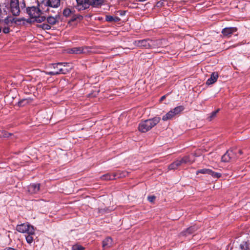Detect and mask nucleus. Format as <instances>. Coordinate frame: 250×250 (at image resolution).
<instances>
[{"mask_svg": "<svg viewBox=\"0 0 250 250\" xmlns=\"http://www.w3.org/2000/svg\"><path fill=\"white\" fill-rule=\"evenodd\" d=\"M72 11L69 8H65L63 11V15L65 17L70 16Z\"/></svg>", "mask_w": 250, "mask_h": 250, "instance_id": "31", "label": "nucleus"}, {"mask_svg": "<svg viewBox=\"0 0 250 250\" xmlns=\"http://www.w3.org/2000/svg\"><path fill=\"white\" fill-rule=\"evenodd\" d=\"M26 101V100H22V101H20V102H19V105H21V106L23 105L24 104H23V103L24 102H25Z\"/></svg>", "mask_w": 250, "mask_h": 250, "instance_id": "38", "label": "nucleus"}, {"mask_svg": "<svg viewBox=\"0 0 250 250\" xmlns=\"http://www.w3.org/2000/svg\"><path fill=\"white\" fill-rule=\"evenodd\" d=\"M3 26H4V27H3V30H2L3 32L5 34L8 33L10 32L9 27L10 26H6V25H3Z\"/></svg>", "mask_w": 250, "mask_h": 250, "instance_id": "35", "label": "nucleus"}, {"mask_svg": "<svg viewBox=\"0 0 250 250\" xmlns=\"http://www.w3.org/2000/svg\"><path fill=\"white\" fill-rule=\"evenodd\" d=\"M219 110H220V109H217L215 111H214L212 112L211 113H210L208 115V116L207 118V120L208 121H211L212 120H213L214 118H215L216 117L217 114L218 113Z\"/></svg>", "mask_w": 250, "mask_h": 250, "instance_id": "22", "label": "nucleus"}, {"mask_svg": "<svg viewBox=\"0 0 250 250\" xmlns=\"http://www.w3.org/2000/svg\"><path fill=\"white\" fill-rule=\"evenodd\" d=\"M77 19L81 20L83 19V17L81 15L74 16L71 19V21H76Z\"/></svg>", "mask_w": 250, "mask_h": 250, "instance_id": "36", "label": "nucleus"}, {"mask_svg": "<svg viewBox=\"0 0 250 250\" xmlns=\"http://www.w3.org/2000/svg\"><path fill=\"white\" fill-rule=\"evenodd\" d=\"M147 199L150 202H153L155 199V197L154 196H149L147 197Z\"/></svg>", "mask_w": 250, "mask_h": 250, "instance_id": "37", "label": "nucleus"}, {"mask_svg": "<svg viewBox=\"0 0 250 250\" xmlns=\"http://www.w3.org/2000/svg\"><path fill=\"white\" fill-rule=\"evenodd\" d=\"M27 226L28 227H26V230L24 233L35 234V230L34 227L32 225L29 224L28 223H27Z\"/></svg>", "mask_w": 250, "mask_h": 250, "instance_id": "21", "label": "nucleus"}, {"mask_svg": "<svg viewBox=\"0 0 250 250\" xmlns=\"http://www.w3.org/2000/svg\"><path fill=\"white\" fill-rule=\"evenodd\" d=\"M133 44L138 47L145 49L156 48L161 45L159 40L150 39L136 40L134 41Z\"/></svg>", "mask_w": 250, "mask_h": 250, "instance_id": "1", "label": "nucleus"}, {"mask_svg": "<svg viewBox=\"0 0 250 250\" xmlns=\"http://www.w3.org/2000/svg\"><path fill=\"white\" fill-rule=\"evenodd\" d=\"M22 8H24L25 7V3L24 1H23L22 3V5L21 6Z\"/></svg>", "mask_w": 250, "mask_h": 250, "instance_id": "41", "label": "nucleus"}, {"mask_svg": "<svg viewBox=\"0 0 250 250\" xmlns=\"http://www.w3.org/2000/svg\"><path fill=\"white\" fill-rule=\"evenodd\" d=\"M106 0H91L92 7L99 8L105 4Z\"/></svg>", "mask_w": 250, "mask_h": 250, "instance_id": "14", "label": "nucleus"}, {"mask_svg": "<svg viewBox=\"0 0 250 250\" xmlns=\"http://www.w3.org/2000/svg\"><path fill=\"white\" fill-rule=\"evenodd\" d=\"M1 27H0V33L1 32Z\"/></svg>", "mask_w": 250, "mask_h": 250, "instance_id": "44", "label": "nucleus"}, {"mask_svg": "<svg viewBox=\"0 0 250 250\" xmlns=\"http://www.w3.org/2000/svg\"><path fill=\"white\" fill-rule=\"evenodd\" d=\"M86 48L83 47H73L69 50V52L71 54H80L85 52L84 50Z\"/></svg>", "mask_w": 250, "mask_h": 250, "instance_id": "15", "label": "nucleus"}, {"mask_svg": "<svg viewBox=\"0 0 250 250\" xmlns=\"http://www.w3.org/2000/svg\"><path fill=\"white\" fill-rule=\"evenodd\" d=\"M26 227H28L27 223L18 225L16 227V230L19 232L24 233L26 230Z\"/></svg>", "mask_w": 250, "mask_h": 250, "instance_id": "19", "label": "nucleus"}, {"mask_svg": "<svg viewBox=\"0 0 250 250\" xmlns=\"http://www.w3.org/2000/svg\"><path fill=\"white\" fill-rule=\"evenodd\" d=\"M10 20H11V21H12V24L14 23L15 24H18L20 22H21L22 21H23L24 19H18V18H13L11 16H10Z\"/></svg>", "mask_w": 250, "mask_h": 250, "instance_id": "28", "label": "nucleus"}, {"mask_svg": "<svg viewBox=\"0 0 250 250\" xmlns=\"http://www.w3.org/2000/svg\"><path fill=\"white\" fill-rule=\"evenodd\" d=\"M105 20L108 22L117 21L119 20V18L110 15H106L105 17Z\"/></svg>", "mask_w": 250, "mask_h": 250, "instance_id": "25", "label": "nucleus"}, {"mask_svg": "<svg viewBox=\"0 0 250 250\" xmlns=\"http://www.w3.org/2000/svg\"><path fill=\"white\" fill-rule=\"evenodd\" d=\"M233 152L232 151H227L226 153L222 156L221 158L222 161L223 162H229L233 158Z\"/></svg>", "mask_w": 250, "mask_h": 250, "instance_id": "12", "label": "nucleus"}, {"mask_svg": "<svg viewBox=\"0 0 250 250\" xmlns=\"http://www.w3.org/2000/svg\"><path fill=\"white\" fill-rule=\"evenodd\" d=\"M40 184H30L28 188V191L31 194H36L40 190Z\"/></svg>", "mask_w": 250, "mask_h": 250, "instance_id": "10", "label": "nucleus"}, {"mask_svg": "<svg viewBox=\"0 0 250 250\" xmlns=\"http://www.w3.org/2000/svg\"><path fill=\"white\" fill-rule=\"evenodd\" d=\"M211 172V169H207V168H203L201 169H199L196 171V174H198L199 173L205 174H210Z\"/></svg>", "mask_w": 250, "mask_h": 250, "instance_id": "26", "label": "nucleus"}, {"mask_svg": "<svg viewBox=\"0 0 250 250\" xmlns=\"http://www.w3.org/2000/svg\"><path fill=\"white\" fill-rule=\"evenodd\" d=\"M26 10L29 17L31 19H34L37 22L40 23L45 21V17L42 15V11L38 7H28Z\"/></svg>", "mask_w": 250, "mask_h": 250, "instance_id": "3", "label": "nucleus"}, {"mask_svg": "<svg viewBox=\"0 0 250 250\" xmlns=\"http://www.w3.org/2000/svg\"><path fill=\"white\" fill-rule=\"evenodd\" d=\"M218 78V74L217 72H213L210 76V77L207 80L206 83L208 85H210L214 83L217 80Z\"/></svg>", "mask_w": 250, "mask_h": 250, "instance_id": "16", "label": "nucleus"}, {"mask_svg": "<svg viewBox=\"0 0 250 250\" xmlns=\"http://www.w3.org/2000/svg\"><path fill=\"white\" fill-rule=\"evenodd\" d=\"M181 165H182L181 164V163L179 159V160H176L175 161L173 162L172 164H171L170 165H169L168 168L169 170H175V169H177L179 167H180Z\"/></svg>", "mask_w": 250, "mask_h": 250, "instance_id": "18", "label": "nucleus"}, {"mask_svg": "<svg viewBox=\"0 0 250 250\" xmlns=\"http://www.w3.org/2000/svg\"><path fill=\"white\" fill-rule=\"evenodd\" d=\"M240 248L241 250H248L249 249V245L246 242H243L240 245Z\"/></svg>", "mask_w": 250, "mask_h": 250, "instance_id": "30", "label": "nucleus"}, {"mask_svg": "<svg viewBox=\"0 0 250 250\" xmlns=\"http://www.w3.org/2000/svg\"><path fill=\"white\" fill-rule=\"evenodd\" d=\"M9 8L13 16H19L21 12L19 0H10Z\"/></svg>", "mask_w": 250, "mask_h": 250, "instance_id": "7", "label": "nucleus"}, {"mask_svg": "<svg viewBox=\"0 0 250 250\" xmlns=\"http://www.w3.org/2000/svg\"><path fill=\"white\" fill-rule=\"evenodd\" d=\"M61 0H47L45 4V6L52 7L58 8L60 5Z\"/></svg>", "mask_w": 250, "mask_h": 250, "instance_id": "13", "label": "nucleus"}, {"mask_svg": "<svg viewBox=\"0 0 250 250\" xmlns=\"http://www.w3.org/2000/svg\"><path fill=\"white\" fill-rule=\"evenodd\" d=\"M182 165L186 164H191L193 162V160H192L190 158V156H186L181 159H179Z\"/></svg>", "mask_w": 250, "mask_h": 250, "instance_id": "20", "label": "nucleus"}, {"mask_svg": "<svg viewBox=\"0 0 250 250\" xmlns=\"http://www.w3.org/2000/svg\"><path fill=\"white\" fill-rule=\"evenodd\" d=\"M197 229L196 226H191L187 229L186 231L184 232V235H187V234H192L193 232L196 230Z\"/></svg>", "mask_w": 250, "mask_h": 250, "instance_id": "24", "label": "nucleus"}, {"mask_svg": "<svg viewBox=\"0 0 250 250\" xmlns=\"http://www.w3.org/2000/svg\"><path fill=\"white\" fill-rule=\"evenodd\" d=\"M165 98H166V96H165V95H164V96H162V97L161 98V99H160V101H163V100L165 99Z\"/></svg>", "mask_w": 250, "mask_h": 250, "instance_id": "40", "label": "nucleus"}, {"mask_svg": "<svg viewBox=\"0 0 250 250\" xmlns=\"http://www.w3.org/2000/svg\"><path fill=\"white\" fill-rule=\"evenodd\" d=\"M84 248L79 244H76L72 247V250H83Z\"/></svg>", "mask_w": 250, "mask_h": 250, "instance_id": "29", "label": "nucleus"}, {"mask_svg": "<svg viewBox=\"0 0 250 250\" xmlns=\"http://www.w3.org/2000/svg\"><path fill=\"white\" fill-rule=\"evenodd\" d=\"M47 22L50 25H55L61 21V16L60 14H57L55 16H49L47 18Z\"/></svg>", "mask_w": 250, "mask_h": 250, "instance_id": "9", "label": "nucleus"}, {"mask_svg": "<svg viewBox=\"0 0 250 250\" xmlns=\"http://www.w3.org/2000/svg\"><path fill=\"white\" fill-rule=\"evenodd\" d=\"M58 70V68H56L55 69H54V71H57Z\"/></svg>", "mask_w": 250, "mask_h": 250, "instance_id": "43", "label": "nucleus"}, {"mask_svg": "<svg viewBox=\"0 0 250 250\" xmlns=\"http://www.w3.org/2000/svg\"><path fill=\"white\" fill-rule=\"evenodd\" d=\"M239 153L240 154H242L243 153L242 151V150H239Z\"/></svg>", "mask_w": 250, "mask_h": 250, "instance_id": "42", "label": "nucleus"}, {"mask_svg": "<svg viewBox=\"0 0 250 250\" xmlns=\"http://www.w3.org/2000/svg\"><path fill=\"white\" fill-rule=\"evenodd\" d=\"M127 174L126 172H121L118 171L117 172L110 173H106L102 175L100 178L102 180H112L116 179V178H122L126 176Z\"/></svg>", "mask_w": 250, "mask_h": 250, "instance_id": "6", "label": "nucleus"}, {"mask_svg": "<svg viewBox=\"0 0 250 250\" xmlns=\"http://www.w3.org/2000/svg\"><path fill=\"white\" fill-rule=\"evenodd\" d=\"M68 64L67 62H58L57 63H53L51 64V68H53L54 69L58 68L57 71H52L50 72H45V73L47 75L54 76L60 74H66L68 72V70L66 68H63L62 66H66Z\"/></svg>", "mask_w": 250, "mask_h": 250, "instance_id": "4", "label": "nucleus"}, {"mask_svg": "<svg viewBox=\"0 0 250 250\" xmlns=\"http://www.w3.org/2000/svg\"><path fill=\"white\" fill-rule=\"evenodd\" d=\"M11 134L7 133L5 131H0V137H8Z\"/></svg>", "mask_w": 250, "mask_h": 250, "instance_id": "34", "label": "nucleus"}, {"mask_svg": "<svg viewBox=\"0 0 250 250\" xmlns=\"http://www.w3.org/2000/svg\"><path fill=\"white\" fill-rule=\"evenodd\" d=\"M112 244V240L111 237H107L103 241V247L106 249L110 247Z\"/></svg>", "mask_w": 250, "mask_h": 250, "instance_id": "17", "label": "nucleus"}, {"mask_svg": "<svg viewBox=\"0 0 250 250\" xmlns=\"http://www.w3.org/2000/svg\"><path fill=\"white\" fill-rule=\"evenodd\" d=\"M1 24L3 25L8 26H12V21L10 20V16L6 17L1 22Z\"/></svg>", "mask_w": 250, "mask_h": 250, "instance_id": "23", "label": "nucleus"}, {"mask_svg": "<svg viewBox=\"0 0 250 250\" xmlns=\"http://www.w3.org/2000/svg\"><path fill=\"white\" fill-rule=\"evenodd\" d=\"M237 28L234 27H226L223 29L222 33L225 36H229L232 33L235 32Z\"/></svg>", "mask_w": 250, "mask_h": 250, "instance_id": "11", "label": "nucleus"}, {"mask_svg": "<svg viewBox=\"0 0 250 250\" xmlns=\"http://www.w3.org/2000/svg\"><path fill=\"white\" fill-rule=\"evenodd\" d=\"M161 120L159 117H155L153 118L146 120L140 123L138 129L142 132H146L152 127L158 124Z\"/></svg>", "mask_w": 250, "mask_h": 250, "instance_id": "2", "label": "nucleus"}, {"mask_svg": "<svg viewBox=\"0 0 250 250\" xmlns=\"http://www.w3.org/2000/svg\"><path fill=\"white\" fill-rule=\"evenodd\" d=\"M27 234V235H25L26 241L27 243L31 244L33 242L34 239V236H35V234Z\"/></svg>", "mask_w": 250, "mask_h": 250, "instance_id": "27", "label": "nucleus"}, {"mask_svg": "<svg viewBox=\"0 0 250 250\" xmlns=\"http://www.w3.org/2000/svg\"><path fill=\"white\" fill-rule=\"evenodd\" d=\"M184 108L183 106H178L172 109L162 117L164 121L173 119L177 115L181 112Z\"/></svg>", "mask_w": 250, "mask_h": 250, "instance_id": "5", "label": "nucleus"}, {"mask_svg": "<svg viewBox=\"0 0 250 250\" xmlns=\"http://www.w3.org/2000/svg\"><path fill=\"white\" fill-rule=\"evenodd\" d=\"M41 26L42 28L44 30H49L51 29V26L49 23H43Z\"/></svg>", "mask_w": 250, "mask_h": 250, "instance_id": "33", "label": "nucleus"}, {"mask_svg": "<svg viewBox=\"0 0 250 250\" xmlns=\"http://www.w3.org/2000/svg\"><path fill=\"white\" fill-rule=\"evenodd\" d=\"M209 175H211L213 177L216 178H219L221 176V174L220 173L214 172L211 169Z\"/></svg>", "mask_w": 250, "mask_h": 250, "instance_id": "32", "label": "nucleus"}, {"mask_svg": "<svg viewBox=\"0 0 250 250\" xmlns=\"http://www.w3.org/2000/svg\"><path fill=\"white\" fill-rule=\"evenodd\" d=\"M77 4L75 7L79 11H83L92 6L91 0H76Z\"/></svg>", "mask_w": 250, "mask_h": 250, "instance_id": "8", "label": "nucleus"}, {"mask_svg": "<svg viewBox=\"0 0 250 250\" xmlns=\"http://www.w3.org/2000/svg\"><path fill=\"white\" fill-rule=\"evenodd\" d=\"M3 250H15L12 248L8 247V248H5Z\"/></svg>", "mask_w": 250, "mask_h": 250, "instance_id": "39", "label": "nucleus"}]
</instances>
